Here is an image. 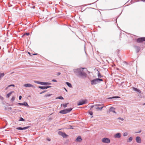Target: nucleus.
I'll return each mask as SVG.
<instances>
[{"label":"nucleus","mask_w":145,"mask_h":145,"mask_svg":"<svg viewBox=\"0 0 145 145\" xmlns=\"http://www.w3.org/2000/svg\"><path fill=\"white\" fill-rule=\"evenodd\" d=\"M84 69L83 68L78 69H75L74 71L77 74L78 76L84 78H86V77L87 74L86 72L84 71L83 69Z\"/></svg>","instance_id":"obj_1"},{"label":"nucleus","mask_w":145,"mask_h":145,"mask_svg":"<svg viewBox=\"0 0 145 145\" xmlns=\"http://www.w3.org/2000/svg\"><path fill=\"white\" fill-rule=\"evenodd\" d=\"M103 80L100 78H96L91 81V84L92 85L96 84L100 82V81H102Z\"/></svg>","instance_id":"obj_2"},{"label":"nucleus","mask_w":145,"mask_h":145,"mask_svg":"<svg viewBox=\"0 0 145 145\" xmlns=\"http://www.w3.org/2000/svg\"><path fill=\"white\" fill-rule=\"evenodd\" d=\"M72 110V108H69L66 109L61 110L59 111V113L61 114H66Z\"/></svg>","instance_id":"obj_3"},{"label":"nucleus","mask_w":145,"mask_h":145,"mask_svg":"<svg viewBox=\"0 0 145 145\" xmlns=\"http://www.w3.org/2000/svg\"><path fill=\"white\" fill-rule=\"evenodd\" d=\"M87 103V99H85L82 100L80 101L77 103V105L78 106Z\"/></svg>","instance_id":"obj_4"},{"label":"nucleus","mask_w":145,"mask_h":145,"mask_svg":"<svg viewBox=\"0 0 145 145\" xmlns=\"http://www.w3.org/2000/svg\"><path fill=\"white\" fill-rule=\"evenodd\" d=\"M102 142L104 143H109L110 142V139L107 138H104L102 139Z\"/></svg>","instance_id":"obj_5"},{"label":"nucleus","mask_w":145,"mask_h":145,"mask_svg":"<svg viewBox=\"0 0 145 145\" xmlns=\"http://www.w3.org/2000/svg\"><path fill=\"white\" fill-rule=\"evenodd\" d=\"M58 133L59 135L61 136L64 138H66L68 136V135L66 134L65 133L60 131H59Z\"/></svg>","instance_id":"obj_6"},{"label":"nucleus","mask_w":145,"mask_h":145,"mask_svg":"<svg viewBox=\"0 0 145 145\" xmlns=\"http://www.w3.org/2000/svg\"><path fill=\"white\" fill-rule=\"evenodd\" d=\"M145 41V37H141L138 38L137 41V42L140 43Z\"/></svg>","instance_id":"obj_7"},{"label":"nucleus","mask_w":145,"mask_h":145,"mask_svg":"<svg viewBox=\"0 0 145 145\" xmlns=\"http://www.w3.org/2000/svg\"><path fill=\"white\" fill-rule=\"evenodd\" d=\"M115 108H114L113 107H111L110 108L109 111L107 112V113H109L110 112H112L115 113H116V112L115 111Z\"/></svg>","instance_id":"obj_8"},{"label":"nucleus","mask_w":145,"mask_h":145,"mask_svg":"<svg viewBox=\"0 0 145 145\" xmlns=\"http://www.w3.org/2000/svg\"><path fill=\"white\" fill-rule=\"evenodd\" d=\"M136 142L138 143H140L141 142V140L140 137H137L136 138Z\"/></svg>","instance_id":"obj_9"},{"label":"nucleus","mask_w":145,"mask_h":145,"mask_svg":"<svg viewBox=\"0 0 145 145\" xmlns=\"http://www.w3.org/2000/svg\"><path fill=\"white\" fill-rule=\"evenodd\" d=\"M24 86L26 87H31L33 88H35V87L33 85L30 84H24Z\"/></svg>","instance_id":"obj_10"},{"label":"nucleus","mask_w":145,"mask_h":145,"mask_svg":"<svg viewBox=\"0 0 145 145\" xmlns=\"http://www.w3.org/2000/svg\"><path fill=\"white\" fill-rule=\"evenodd\" d=\"M121 137V134L120 133H118L114 135V137L115 138H120Z\"/></svg>","instance_id":"obj_11"},{"label":"nucleus","mask_w":145,"mask_h":145,"mask_svg":"<svg viewBox=\"0 0 145 145\" xmlns=\"http://www.w3.org/2000/svg\"><path fill=\"white\" fill-rule=\"evenodd\" d=\"M29 127L27 126V127H24L22 128L21 127H17L16 128V129L17 130H25L26 129H28Z\"/></svg>","instance_id":"obj_12"},{"label":"nucleus","mask_w":145,"mask_h":145,"mask_svg":"<svg viewBox=\"0 0 145 145\" xmlns=\"http://www.w3.org/2000/svg\"><path fill=\"white\" fill-rule=\"evenodd\" d=\"M82 139L80 136H78L76 139V141L77 142H80L82 141Z\"/></svg>","instance_id":"obj_13"},{"label":"nucleus","mask_w":145,"mask_h":145,"mask_svg":"<svg viewBox=\"0 0 145 145\" xmlns=\"http://www.w3.org/2000/svg\"><path fill=\"white\" fill-rule=\"evenodd\" d=\"M133 90H134L135 91H137V92L139 93H140L141 92V91L140 90L137 89L136 88H135V87H133Z\"/></svg>","instance_id":"obj_14"},{"label":"nucleus","mask_w":145,"mask_h":145,"mask_svg":"<svg viewBox=\"0 0 145 145\" xmlns=\"http://www.w3.org/2000/svg\"><path fill=\"white\" fill-rule=\"evenodd\" d=\"M14 92V91H12L10 92L7 95V97L9 98V97Z\"/></svg>","instance_id":"obj_15"},{"label":"nucleus","mask_w":145,"mask_h":145,"mask_svg":"<svg viewBox=\"0 0 145 145\" xmlns=\"http://www.w3.org/2000/svg\"><path fill=\"white\" fill-rule=\"evenodd\" d=\"M135 48L136 49V51L137 53L140 50V48L138 46H135Z\"/></svg>","instance_id":"obj_16"},{"label":"nucleus","mask_w":145,"mask_h":145,"mask_svg":"<svg viewBox=\"0 0 145 145\" xmlns=\"http://www.w3.org/2000/svg\"><path fill=\"white\" fill-rule=\"evenodd\" d=\"M51 83L49 82H42V85H50Z\"/></svg>","instance_id":"obj_17"},{"label":"nucleus","mask_w":145,"mask_h":145,"mask_svg":"<svg viewBox=\"0 0 145 145\" xmlns=\"http://www.w3.org/2000/svg\"><path fill=\"white\" fill-rule=\"evenodd\" d=\"M69 104V103H66L65 104H61V106H63L64 108H66L67 107V105Z\"/></svg>","instance_id":"obj_18"},{"label":"nucleus","mask_w":145,"mask_h":145,"mask_svg":"<svg viewBox=\"0 0 145 145\" xmlns=\"http://www.w3.org/2000/svg\"><path fill=\"white\" fill-rule=\"evenodd\" d=\"M66 84L69 87L71 88L72 87V85L70 83L66 82Z\"/></svg>","instance_id":"obj_19"},{"label":"nucleus","mask_w":145,"mask_h":145,"mask_svg":"<svg viewBox=\"0 0 145 145\" xmlns=\"http://www.w3.org/2000/svg\"><path fill=\"white\" fill-rule=\"evenodd\" d=\"M23 105H24L25 106H27V107H29V106L28 105V104L26 102H24L23 103Z\"/></svg>","instance_id":"obj_20"},{"label":"nucleus","mask_w":145,"mask_h":145,"mask_svg":"<svg viewBox=\"0 0 145 145\" xmlns=\"http://www.w3.org/2000/svg\"><path fill=\"white\" fill-rule=\"evenodd\" d=\"M104 107V106H103L101 107H96V108L97 110H102V109Z\"/></svg>","instance_id":"obj_21"},{"label":"nucleus","mask_w":145,"mask_h":145,"mask_svg":"<svg viewBox=\"0 0 145 145\" xmlns=\"http://www.w3.org/2000/svg\"><path fill=\"white\" fill-rule=\"evenodd\" d=\"M5 75L4 73H0V80H1V78L4 76Z\"/></svg>","instance_id":"obj_22"},{"label":"nucleus","mask_w":145,"mask_h":145,"mask_svg":"<svg viewBox=\"0 0 145 145\" xmlns=\"http://www.w3.org/2000/svg\"><path fill=\"white\" fill-rule=\"evenodd\" d=\"M132 140H133V138H132V137H130L129 138L128 140L127 141V142H130Z\"/></svg>","instance_id":"obj_23"},{"label":"nucleus","mask_w":145,"mask_h":145,"mask_svg":"<svg viewBox=\"0 0 145 145\" xmlns=\"http://www.w3.org/2000/svg\"><path fill=\"white\" fill-rule=\"evenodd\" d=\"M120 97L118 96H114V97H110L109 98H108L109 99H112L113 98H119Z\"/></svg>","instance_id":"obj_24"},{"label":"nucleus","mask_w":145,"mask_h":145,"mask_svg":"<svg viewBox=\"0 0 145 145\" xmlns=\"http://www.w3.org/2000/svg\"><path fill=\"white\" fill-rule=\"evenodd\" d=\"M34 82L35 83H37V84H39L42 85V82H40L38 81H35Z\"/></svg>","instance_id":"obj_25"},{"label":"nucleus","mask_w":145,"mask_h":145,"mask_svg":"<svg viewBox=\"0 0 145 145\" xmlns=\"http://www.w3.org/2000/svg\"><path fill=\"white\" fill-rule=\"evenodd\" d=\"M15 99V97L14 96H12L11 99V101L12 102Z\"/></svg>","instance_id":"obj_26"},{"label":"nucleus","mask_w":145,"mask_h":145,"mask_svg":"<svg viewBox=\"0 0 145 145\" xmlns=\"http://www.w3.org/2000/svg\"><path fill=\"white\" fill-rule=\"evenodd\" d=\"M128 135V133L127 132H125L123 134V136L124 137L127 136Z\"/></svg>","instance_id":"obj_27"},{"label":"nucleus","mask_w":145,"mask_h":145,"mask_svg":"<svg viewBox=\"0 0 145 145\" xmlns=\"http://www.w3.org/2000/svg\"><path fill=\"white\" fill-rule=\"evenodd\" d=\"M39 88L40 89H44V86H39Z\"/></svg>","instance_id":"obj_28"},{"label":"nucleus","mask_w":145,"mask_h":145,"mask_svg":"<svg viewBox=\"0 0 145 145\" xmlns=\"http://www.w3.org/2000/svg\"><path fill=\"white\" fill-rule=\"evenodd\" d=\"M44 86V89H46L49 88H51V87L50 86Z\"/></svg>","instance_id":"obj_29"},{"label":"nucleus","mask_w":145,"mask_h":145,"mask_svg":"<svg viewBox=\"0 0 145 145\" xmlns=\"http://www.w3.org/2000/svg\"><path fill=\"white\" fill-rule=\"evenodd\" d=\"M51 95V94H47L46 95H45V97H49V96H50Z\"/></svg>","instance_id":"obj_30"},{"label":"nucleus","mask_w":145,"mask_h":145,"mask_svg":"<svg viewBox=\"0 0 145 145\" xmlns=\"http://www.w3.org/2000/svg\"><path fill=\"white\" fill-rule=\"evenodd\" d=\"M27 35V36H28V35H29V33H25L24 34L23 36H24V35Z\"/></svg>","instance_id":"obj_31"},{"label":"nucleus","mask_w":145,"mask_h":145,"mask_svg":"<svg viewBox=\"0 0 145 145\" xmlns=\"http://www.w3.org/2000/svg\"><path fill=\"white\" fill-rule=\"evenodd\" d=\"M57 98L59 99H63V98L62 97H61V96H60V97H59Z\"/></svg>","instance_id":"obj_32"},{"label":"nucleus","mask_w":145,"mask_h":145,"mask_svg":"<svg viewBox=\"0 0 145 145\" xmlns=\"http://www.w3.org/2000/svg\"><path fill=\"white\" fill-rule=\"evenodd\" d=\"M15 86L14 85V84H11L8 86V87H10V86H13L14 87Z\"/></svg>","instance_id":"obj_33"},{"label":"nucleus","mask_w":145,"mask_h":145,"mask_svg":"<svg viewBox=\"0 0 145 145\" xmlns=\"http://www.w3.org/2000/svg\"><path fill=\"white\" fill-rule=\"evenodd\" d=\"M61 74V73L60 72H58L57 74V76Z\"/></svg>","instance_id":"obj_34"},{"label":"nucleus","mask_w":145,"mask_h":145,"mask_svg":"<svg viewBox=\"0 0 145 145\" xmlns=\"http://www.w3.org/2000/svg\"><path fill=\"white\" fill-rule=\"evenodd\" d=\"M20 121H24V119L22 118H20Z\"/></svg>","instance_id":"obj_35"},{"label":"nucleus","mask_w":145,"mask_h":145,"mask_svg":"<svg viewBox=\"0 0 145 145\" xmlns=\"http://www.w3.org/2000/svg\"><path fill=\"white\" fill-rule=\"evenodd\" d=\"M18 105H23V103H18Z\"/></svg>","instance_id":"obj_36"},{"label":"nucleus","mask_w":145,"mask_h":145,"mask_svg":"<svg viewBox=\"0 0 145 145\" xmlns=\"http://www.w3.org/2000/svg\"><path fill=\"white\" fill-rule=\"evenodd\" d=\"M47 140L48 141H50L51 140V139L49 138H47Z\"/></svg>","instance_id":"obj_37"},{"label":"nucleus","mask_w":145,"mask_h":145,"mask_svg":"<svg viewBox=\"0 0 145 145\" xmlns=\"http://www.w3.org/2000/svg\"><path fill=\"white\" fill-rule=\"evenodd\" d=\"M53 82H57V80L55 79H53L52 80Z\"/></svg>","instance_id":"obj_38"},{"label":"nucleus","mask_w":145,"mask_h":145,"mask_svg":"<svg viewBox=\"0 0 145 145\" xmlns=\"http://www.w3.org/2000/svg\"><path fill=\"white\" fill-rule=\"evenodd\" d=\"M89 114L91 115H93V112H89Z\"/></svg>","instance_id":"obj_39"},{"label":"nucleus","mask_w":145,"mask_h":145,"mask_svg":"<svg viewBox=\"0 0 145 145\" xmlns=\"http://www.w3.org/2000/svg\"><path fill=\"white\" fill-rule=\"evenodd\" d=\"M22 96H20L19 97V100H21V99H22Z\"/></svg>","instance_id":"obj_40"},{"label":"nucleus","mask_w":145,"mask_h":145,"mask_svg":"<svg viewBox=\"0 0 145 145\" xmlns=\"http://www.w3.org/2000/svg\"><path fill=\"white\" fill-rule=\"evenodd\" d=\"M45 91H43L40 92V94H42V93H44V92H45Z\"/></svg>","instance_id":"obj_41"},{"label":"nucleus","mask_w":145,"mask_h":145,"mask_svg":"<svg viewBox=\"0 0 145 145\" xmlns=\"http://www.w3.org/2000/svg\"><path fill=\"white\" fill-rule=\"evenodd\" d=\"M141 130H140V131H139L138 132H136L135 133H140V132H141Z\"/></svg>","instance_id":"obj_42"},{"label":"nucleus","mask_w":145,"mask_h":145,"mask_svg":"<svg viewBox=\"0 0 145 145\" xmlns=\"http://www.w3.org/2000/svg\"><path fill=\"white\" fill-rule=\"evenodd\" d=\"M8 87H8V86L7 87H6V89H6V90H7V89H8Z\"/></svg>","instance_id":"obj_43"},{"label":"nucleus","mask_w":145,"mask_h":145,"mask_svg":"<svg viewBox=\"0 0 145 145\" xmlns=\"http://www.w3.org/2000/svg\"><path fill=\"white\" fill-rule=\"evenodd\" d=\"M64 89H65V90L66 91H67V89H66L65 88H64Z\"/></svg>","instance_id":"obj_44"},{"label":"nucleus","mask_w":145,"mask_h":145,"mask_svg":"<svg viewBox=\"0 0 145 145\" xmlns=\"http://www.w3.org/2000/svg\"><path fill=\"white\" fill-rule=\"evenodd\" d=\"M9 109H10V110L12 109V108L11 107H9Z\"/></svg>","instance_id":"obj_45"},{"label":"nucleus","mask_w":145,"mask_h":145,"mask_svg":"<svg viewBox=\"0 0 145 145\" xmlns=\"http://www.w3.org/2000/svg\"><path fill=\"white\" fill-rule=\"evenodd\" d=\"M142 1L143 2H145V0H142Z\"/></svg>","instance_id":"obj_46"},{"label":"nucleus","mask_w":145,"mask_h":145,"mask_svg":"<svg viewBox=\"0 0 145 145\" xmlns=\"http://www.w3.org/2000/svg\"><path fill=\"white\" fill-rule=\"evenodd\" d=\"M28 54H29V55H30V52H28Z\"/></svg>","instance_id":"obj_47"},{"label":"nucleus","mask_w":145,"mask_h":145,"mask_svg":"<svg viewBox=\"0 0 145 145\" xmlns=\"http://www.w3.org/2000/svg\"><path fill=\"white\" fill-rule=\"evenodd\" d=\"M96 105L100 106V105H100V104H99V105Z\"/></svg>","instance_id":"obj_48"},{"label":"nucleus","mask_w":145,"mask_h":145,"mask_svg":"<svg viewBox=\"0 0 145 145\" xmlns=\"http://www.w3.org/2000/svg\"><path fill=\"white\" fill-rule=\"evenodd\" d=\"M99 74H98V76L99 77Z\"/></svg>","instance_id":"obj_49"},{"label":"nucleus","mask_w":145,"mask_h":145,"mask_svg":"<svg viewBox=\"0 0 145 145\" xmlns=\"http://www.w3.org/2000/svg\"><path fill=\"white\" fill-rule=\"evenodd\" d=\"M37 54H33V55H36Z\"/></svg>","instance_id":"obj_50"},{"label":"nucleus","mask_w":145,"mask_h":145,"mask_svg":"<svg viewBox=\"0 0 145 145\" xmlns=\"http://www.w3.org/2000/svg\"><path fill=\"white\" fill-rule=\"evenodd\" d=\"M93 106H91V108H93Z\"/></svg>","instance_id":"obj_51"},{"label":"nucleus","mask_w":145,"mask_h":145,"mask_svg":"<svg viewBox=\"0 0 145 145\" xmlns=\"http://www.w3.org/2000/svg\"><path fill=\"white\" fill-rule=\"evenodd\" d=\"M143 105H145V103L143 104Z\"/></svg>","instance_id":"obj_52"}]
</instances>
